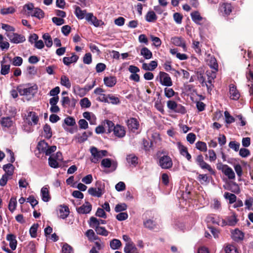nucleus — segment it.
Here are the masks:
<instances>
[{
	"label": "nucleus",
	"mask_w": 253,
	"mask_h": 253,
	"mask_svg": "<svg viewBox=\"0 0 253 253\" xmlns=\"http://www.w3.org/2000/svg\"><path fill=\"white\" fill-rule=\"evenodd\" d=\"M17 91L21 96H34L38 90V86L34 84L30 87H26L25 84H20L17 87Z\"/></svg>",
	"instance_id": "obj_1"
},
{
	"label": "nucleus",
	"mask_w": 253,
	"mask_h": 253,
	"mask_svg": "<svg viewBox=\"0 0 253 253\" xmlns=\"http://www.w3.org/2000/svg\"><path fill=\"white\" fill-rule=\"evenodd\" d=\"M90 152L93 156L92 158H90V161L93 163H97L99 160L103 157L106 156L108 153L107 150H98L96 147L94 146L90 148Z\"/></svg>",
	"instance_id": "obj_2"
},
{
	"label": "nucleus",
	"mask_w": 253,
	"mask_h": 253,
	"mask_svg": "<svg viewBox=\"0 0 253 253\" xmlns=\"http://www.w3.org/2000/svg\"><path fill=\"white\" fill-rule=\"evenodd\" d=\"M158 164L163 169H169L173 165L171 158L168 155L159 157Z\"/></svg>",
	"instance_id": "obj_3"
},
{
	"label": "nucleus",
	"mask_w": 253,
	"mask_h": 253,
	"mask_svg": "<svg viewBox=\"0 0 253 253\" xmlns=\"http://www.w3.org/2000/svg\"><path fill=\"white\" fill-rule=\"evenodd\" d=\"M196 162L202 169H207L212 175L215 174V171L214 170L211 168L210 165L204 161V157L202 154H200L197 156L196 159Z\"/></svg>",
	"instance_id": "obj_4"
},
{
	"label": "nucleus",
	"mask_w": 253,
	"mask_h": 253,
	"mask_svg": "<svg viewBox=\"0 0 253 253\" xmlns=\"http://www.w3.org/2000/svg\"><path fill=\"white\" fill-rule=\"evenodd\" d=\"M158 77L160 83L162 85L166 86H171L173 84L171 79L168 73L160 71Z\"/></svg>",
	"instance_id": "obj_5"
},
{
	"label": "nucleus",
	"mask_w": 253,
	"mask_h": 253,
	"mask_svg": "<svg viewBox=\"0 0 253 253\" xmlns=\"http://www.w3.org/2000/svg\"><path fill=\"white\" fill-rule=\"evenodd\" d=\"M10 42L14 43H22L26 41L25 37L21 34L16 33H6L5 34Z\"/></svg>",
	"instance_id": "obj_6"
},
{
	"label": "nucleus",
	"mask_w": 253,
	"mask_h": 253,
	"mask_svg": "<svg viewBox=\"0 0 253 253\" xmlns=\"http://www.w3.org/2000/svg\"><path fill=\"white\" fill-rule=\"evenodd\" d=\"M233 10V6L230 3L223 2L219 4L218 10L222 15L225 17H228Z\"/></svg>",
	"instance_id": "obj_7"
},
{
	"label": "nucleus",
	"mask_w": 253,
	"mask_h": 253,
	"mask_svg": "<svg viewBox=\"0 0 253 253\" xmlns=\"http://www.w3.org/2000/svg\"><path fill=\"white\" fill-rule=\"evenodd\" d=\"M61 102L62 105L64 108H65L68 106V107L74 109L76 107L77 100L74 98H72L70 99L68 96H63L61 98Z\"/></svg>",
	"instance_id": "obj_8"
},
{
	"label": "nucleus",
	"mask_w": 253,
	"mask_h": 253,
	"mask_svg": "<svg viewBox=\"0 0 253 253\" xmlns=\"http://www.w3.org/2000/svg\"><path fill=\"white\" fill-rule=\"evenodd\" d=\"M101 166L105 168H111V171H113L116 169L118 163L116 161H112L109 158H105L101 161Z\"/></svg>",
	"instance_id": "obj_9"
},
{
	"label": "nucleus",
	"mask_w": 253,
	"mask_h": 253,
	"mask_svg": "<svg viewBox=\"0 0 253 253\" xmlns=\"http://www.w3.org/2000/svg\"><path fill=\"white\" fill-rule=\"evenodd\" d=\"M170 41L174 45L181 47L184 51L186 50L185 41L181 37H172L171 38Z\"/></svg>",
	"instance_id": "obj_10"
},
{
	"label": "nucleus",
	"mask_w": 253,
	"mask_h": 253,
	"mask_svg": "<svg viewBox=\"0 0 253 253\" xmlns=\"http://www.w3.org/2000/svg\"><path fill=\"white\" fill-rule=\"evenodd\" d=\"M92 209L91 204L86 201L81 207L77 208V211L79 214H87L90 212Z\"/></svg>",
	"instance_id": "obj_11"
},
{
	"label": "nucleus",
	"mask_w": 253,
	"mask_h": 253,
	"mask_svg": "<svg viewBox=\"0 0 253 253\" xmlns=\"http://www.w3.org/2000/svg\"><path fill=\"white\" fill-rule=\"evenodd\" d=\"M126 125L128 128L133 132L138 129L139 126V122L134 118H130L128 119L126 121Z\"/></svg>",
	"instance_id": "obj_12"
},
{
	"label": "nucleus",
	"mask_w": 253,
	"mask_h": 253,
	"mask_svg": "<svg viewBox=\"0 0 253 253\" xmlns=\"http://www.w3.org/2000/svg\"><path fill=\"white\" fill-rule=\"evenodd\" d=\"M177 145L180 154L185 157L188 161H191V156L188 153L187 148L182 145L180 142H178Z\"/></svg>",
	"instance_id": "obj_13"
},
{
	"label": "nucleus",
	"mask_w": 253,
	"mask_h": 253,
	"mask_svg": "<svg viewBox=\"0 0 253 253\" xmlns=\"http://www.w3.org/2000/svg\"><path fill=\"white\" fill-rule=\"evenodd\" d=\"M229 94L231 99L237 100L240 98V94L233 84L229 85Z\"/></svg>",
	"instance_id": "obj_14"
},
{
	"label": "nucleus",
	"mask_w": 253,
	"mask_h": 253,
	"mask_svg": "<svg viewBox=\"0 0 253 253\" xmlns=\"http://www.w3.org/2000/svg\"><path fill=\"white\" fill-rule=\"evenodd\" d=\"M113 131L114 134L119 138H122L126 135L124 127L119 125H117L115 127H113Z\"/></svg>",
	"instance_id": "obj_15"
},
{
	"label": "nucleus",
	"mask_w": 253,
	"mask_h": 253,
	"mask_svg": "<svg viewBox=\"0 0 253 253\" xmlns=\"http://www.w3.org/2000/svg\"><path fill=\"white\" fill-rule=\"evenodd\" d=\"M86 20L93 24L95 27H98L100 26V24L102 22L101 20H99L97 18L93 16L92 13H88L86 14L85 16Z\"/></svg>",
	"instance_id": "obj_16"
},
{
	"label": "nucleus",
	"mask_w": 253,
	"mask_h": 253,
	"mask_svg": "<svg viewBox=\"0 0 253 253\" xmlns=\"http://www.w3.org/2000/svg\"><path fill=\"white\" fill-rule=\"evenodd\" d=\"M6 239L9 242V247L12 250H15L17 247V241L16 236L12 234H7Z\"/></svg>",
	"instance_id": "obj_17"
},
{
	"label": "nucleus",
	"mask_w": 253,
	"mask_h": 253,
	"mask_svg": "<svg viewBox=\"0 0 253 253\" xmlns=\"http://www.w3.org/2000/svg\"><path fill=\"white\" fill-rule=\"evenodd\" d=\"M232 237L234 241L239 242L244 239V233L238 229H236L232 233Z\"/></svg>",
	"instance_id": "obj_18"
},
{
	"label": "nucleus",
	"mask_w": 253,
	"mask_h": 253,
	"mask_svg": "<svg viewBox=\"0 0 253 253\" xmlns=\"http://www.w3.org/2000/svg\"><path fill=\"white\" fill-rule=\"evenodd\" d=\"M103 81L104 84L110 87L114 86L117 83V78L115 76L105 77Z\"/></svg>",
	"instance_id": "obj_19"
},
{
	"label": "nucleus",
	"mask_w": 253,
	"mask_h": 253,
	"mask_svg": "<svg viewBox=\"0 0 253 253\" xmlns=\"http://www.w3.org/2000/svg\"><path fill=\"white\" fill-rule=\"evenodd\" d=\"M78 59L79 56L73 53L71 57H64L63 58V62L66 66H70L71 63L76 62Z\"/></svg>",
	"instance_id": "obj_20"
},
{
	"label": "nucleus",
	"mask_w": 253,
	"mask_h": 253,
	"mask_svg": "<svg viewBox=\"0 0 253 253\" xmlns=\"http://www.w3.org/2000/svg\"><path fill=\"white\" fill-rule=\"evenodd\" d=\"M143 224L146 228L150 230H154L157 227V224L156 222L151 219H147L145 220H144Z\"/></svg>",
	"instance_id": "obj_21"
},
{
	"label": "nucleus",
	"mask_w": 253,
	"mask_h": 253,
	"mask_svg": "<svg viewBox=\"0 0 253 253\" xmlns=\"http://www.w3.org/2000/svg\"><path fill=\"white\" fill-rule=\"evenodd\" d=\"M127 162L133 167H136L138 163V158L133 154L127 155L126 157Z\"/></svg>",
	"instance_id": "obj_22"
},
{
	"label": "nucleus",
	"mask_w": 253,
	"mask_h": 253,
	"mask_svg": "<svg viewBox=\"0 0 253 253\" xmlns=\"http://www.w3.org/2000/svg\"><path fill=\"white\" fill-rule=\"evenodd\" d=\"M41 192L42 199L43 201L47 202L51 199L48 189L46 186H44L41 189Z\"/></svg>",
	"instance_id": "obj_23"
},
{
	"label": "nucleus",
	"mask_w": 253,
	"mask_h": 253,
	"mask_svg": "<svg viewBox=\"0 0 253 253\" xmlns=\"http://www.w3.org/2000/svg\"><path fill=\"white\" fill-rule=\"evenodd\" d=\"M59 209L60 217L65 219L69 215L70 211L68 207L66 205H60Z\"/></svg>",
	"instance_id": "obj_24"
},
{
	"label": "nucleus",
	"mask_w": 253,
	"mask_h": 253,
	"mask_svg": "<svg viewBox=\"0 0 253 253\" xmlns=\"http://www.w3.org/2000/svg\"><path fill=\"white\" fill-rule=\"evenodd\" d=\"M106 221L103 219H98L96 218L91 216L90 218V222L89 223L90 227L100 226V224H105Z\"/></svg>",
	"instance_id": "obj_25"
},
{
	"label": "nucleus",
	"mask_w": 253,
	"mask_h": 253,
	"mask_svg": "<svg viewBox=\"0 0 253 253\" xmlns=\"http://www.w3.org/2000/svg\"><path fill=\"white\" fill-rule=\"evenodd\" d=\"M29 14L32 16L35 17L39 19L43 18L44 16V13L43 10L38 7L35 8L32 12H29Z\"/></svg>",
	"instance_id": "obj_26"
},
{
	"label": "nucleus",
	"mask_w": 253,
	"mask_h": 253,
	"mask_svg": "<svg viewBox=\"0 0 253 253\" xmlns=\"http://www.w3.org/2000/svg\"><path fill=\"white\" fill-rule=\"evenodd\" d=\"M124 252L125 253H139L137 249L132 243L126 244Z\"/></svg>",
	"instance_id": "obj_27"
},
{
	"label": "nucleus",
	"mask_w": 253,
	"mask_h": 253,
	"mask_svg": "<svg viewBox=\"0 0 253 253\" xmlns=\"http://www.w3.org/2000/svg\"><path fill=\"white\" fill-rule=\"evenodd\" d=\"M86 10H82L81 8L78 6H76L75 14L79 19H83L86 16Z\"/></svg>",
	"instance_id": "obj_28"
},
{
	"label": "nucleus",
	"mask_w": 253,
	"mask_h": 253,
	"mask_svg": "<svg viewBox=\"0 0 253 253\" xmlns=\"http://www.w3.org/2000/svg\"><path fill=\"white\" fill-rule=\"evenodd\" d=\"M5 58L3 57L2 60L1 61V70L0 74L2 75H6L8 74L10 71V65H5Z\"/></svg>",
	"instance_id": "obj_29"
},
{
	"label": "nucleus",
	"mask_w": 253,
	"mask_h": 253,
	"mask_svg": "<svg viewBox=\"0 0 253 253\" xmlns=\"http://www.w3.org/2000/svg\"><path fill=\"white\" fill-rule=\"evenodd\" d=\"M0 124L3 127H10L12 126L13 121L9 117H3L1 119Z\"/></svg>",
	"instance_id": "obj_30"
},
{
	"label": "nucleus",
	"mask_w": 253,
	"mask_h": 253,
	"mask_svg": "<svg viewBox=\"0 0 253 253\" xmlns=\"http://www.w3.org/2000/svg\"><path fill=\"white\" fill-rule=\"evenodd\" d=\"M237 215L235 212H232L231 216H227L226 218L227 221L228 225L234 226L237 223L238 219L237 218Z\"/></svg>",
	"instance_id": "obj_31"
},
{
	"label": "nucleus",
	"mask_w": 253,
	"mask_h": 253,
	"mask_svg": "<svg viewBox=\"0 0 253 253\" xmlns=\"http://www.w3.org/2000/svg\"><path fill=\"white\" fill-rule=\"evenodd\" d=\"M140 54L142 55L145 59H150L153 56L152 52L146 47L142 48L140 50Z\"/></svg>",
	"instance_id": "obj_32"
},
{
	"label": "nucleus",
	"mask_w": 253,
	"mask_h": 253,
	"mask_svg": "<svg viewBox=\"0 0 253 253\" xmlns=\"http://www.w3.org/2000/svg\"><path fill=\"white\" fill-rule=\"evenodd\" d=\"M191 16L192 20L196 24H200V22L203 20V17L201 16L198 11H195L191 13Z\"/></svg>",
	"instance_id": "obj_33"
},
{
	"label": "nucleus",
	"mask_w": 253,
	"mask_h": 253,
	"mask_svg": "<svg viewBox=\"0 0 253 253\" xmlns=\"http://www.w3.org/2000/svg\"><path fill=\"white\" fill-rule=\"evenodd\" d=\"M145 19L148 22H154L157 20V16L153 11H149L145 16Z\"/></svg>",
	"instance_id": "obj_34"
},
{
	"label": "nucleus",
	"mask_w": 253,
	"mask_h": 253,
	"mask_svg": "<svg viewBox=\"0 0 253 253\" xmlns=\"http://www.w3.org/2000/svg\"><path fill=\"white\" fill-rule=\"evenodd\" d=\"M3 169L5 171L7 176H11L13 174L14 167L11 164H7L3 165Z\"/></svg>",
	"instance_id": "obj_35"
},
{
	"label": "nucleus",
	"mask_w": 253,
	"mask_h": 253,
	"mask_svg": "<svg viewBox=\"0 0 253 253\" xmlns=\"http://www.w3.org/2000/svg\"><path fill=\"white\" fill-rule=\"evenodd\" d=\"M223 173L228 177L229 179H234L235 178V174L233 170L228 166L224 169Z\"/></svg>",
	"instance_id": "obj_36"
},
{
	"label": "nucleus",
	"mask_w": 253,
	"mask_h": 253,
	"mask_svg": "<svg viewBox=\"0 0 253 253\" xmlns=\"http://www.w3.org/2000/svg\"><path fill=\"white\" fill-rule=\"evenodd\" d=\"M92 227L94 228L96 232L98 235H100L104 236H107L108 235L109 232L104 227L93 226Z\"/></svg>",
	"instance_id": "obj_37"
},
{
	"label": "nucleus",
	"mask_w": 253,
	"mask_h": 253,
	"mask_svg": "<svg viewBox=\"0 0 253 253\" xmlns=\"http://www.w3.org/2000/svg\"><path fill=\"white\" fill-rule=\"evenodd\" d=\"M88 137L86 132H84L82 135L78 134L75 136V139L78 143H81L85 141Z\"/></svg>",
	"instance_id": "obj_38"
},
{
	"label": "nucleus",
	"mask_w": 253,
	"mask_h": 253,
	"mask_svg": "<svg viewBox=\"0 0 253 253\" xmlns=\"http://www.w3.org/2000/svg\"><path fill=\"white\" fill-rule=\"evenodd\" d=\"M60 83L62 85L65 86L67 88H70L71 86V84L68 77L63 75L60 79Z\"/></svg>",
	"instance_id": "obj_39"
},
{
	"label": "nucleus",
	"mask_w": 253,
	"mask_h": 253,
	"mask_svg": "<svg viewBox=\"0 0 253 253\" xmlns=\"http://www.w3.org/2000/svg\"><path fill=\"white\" fill-rule=\"evenodd\" d=\"M48 145L44 140L40 141L37 145V148L41 153H44Z\"/></svg>",
	"instance_id": "obj_40"
},
{
	"label": "nucleus",
	"mask_w": 253,
	"mask_h": 253,
	"mask_svg": "<svg viewBox=\"0 0 253 253\" xmlns=\"http://www.w3.org/2000/svg\"><path fill=\"white\" fill-rule=\"evenodd\" d=\"M110 246L113 250H117L122 246V243L120 240L114 239L110 241Z\"/></svg>",
	"instance_id": "obj_41"
},
{
	"label": "nucleus",
	"mask_w": 253,
	"mask_h": 253,
	"mask_svg": "<svg viewBox=\"0 0 253 253\" xmlns=\"http://www.w3.org/2000/svg\"><path fill=\"white\" fill-rule=\"evenodd\" d=\"M42 38L44 40L45 45L47 47H50L52 45V40L48 33L44 34L42 35Z\"/></svg>",
	"instance_id": "obj_42"
},
{
	"label": "nucleus",
	"mask_w": 253,
	"mask_h": 253,
	"mask_svg": "<svg viewBox=\"0 0 253 253\" xmlns=\"http://www.w3.org/2000/svg\"><path fill=\"white\" fill-rule=\"evenodd\" d=\"M44 137L47 139H50L52 136V131L50 126L46 124L43 126Z\"/></svg>",
	"instance_id": "obj_43"
},
{
	"label": "nucleus",
	"mask_w": 253,
	"mask_h": 253,
	"mask_svg": "<svg viewBox=\"0 0 253 253\" xmlns=\"http://www.w3.org/2000/svg\"><path fill=\"white\" fill-rule=\"evenodd\" d=\"M224 197L226 199L229 200V204H233L236 201L237 197L234 194L229 192H225Z\"/></svg>",
	"instance_id": "obj_44"
},
{
	"label": "nucleus",
	"mask_w": 253,
	"mask_h": 253,
	"mask_svg": "<svg viewBox=\"0 0 253 253\" xmlns=\"http://www.w3.org/2000/svg\"><path fill=\"white\" fill-rule=\"evenodd\" d=\"M17 205V201L15 197H11L8 204V209L13 212L15 210Z\"/></svg>",
	"instance_id": "obj_45"
},
{
	"label": "nucleus",
	"mask_w": 253,
	"mask_h": 253,
	"mask_svg": "<svg viewBox=\"0 0 253 253\" xmlns=\"http://www.w3.org/2000/svg\"><path fill=\"white\" fill-rule=\"evenodd\" d=\"M196 148L202 152H206L207 151V146L205 142L199 141L196 143Z\"/></svg>",
	"instance_id": "obj_46"
},
{
	"label": "nucleus",
	"mask_w": 253,
	"mask_h": 253,
	"mask_svg": "<svg viewBox=\"0 0 253 253\" xmlns=\"http://www.w3.org/2000/svg\"><path fill=\"white\" fill-rule=\"evenodd\" d=\"M38 227L39 224L38 223H35L31 227L29 232L32 238H36L37 237V233Z\"/></svg>",
	"instance_id": "obj_47"
},
{
	"label": "nucleus",
	"mask_w": 253,
	"mask_h": 253,
	"mask_svg": "<svg viewBox=\"0 0 253 253\" xmlns=\"http://www.w3.org/2000/svg\"><path fill=\"white\" fill-rule=\"evenodd\" d=\"M164 93L166 97L170 98L175 95V92L171 88L165 87L164 88Z\"/></svg>",
	"instance_id": "obj_48"
},
{
	"label": "nucleus",
	"mask_w": 253,
	"mask_h": 253,
	"mask_svg": "<svg viewBox=\"0 0 253 253\" xmlns=\"http://www.w3.org/2000/svg\"><path fill=\"white\" fill-rule=\"evenodd\" d=\"M80 103L82 108H89L91 105V102L86 97L82 99Z\"/></svg>",
	"instance_id": "obj_49"
},
{
	"label": "nucleus",
	"mask_w": 253,
	"mask_h": 253,
	"mask_svg": "<svg viewBox=\"0 0 253 253\" xmlns=\"http://www.w3.org/2000/svg\"><path fill=\"white\" fill-rule=\"evenodd\" d=\"M15 11L14 8L10 6L7 8H3L0 10V13L2 15H6L8 14H12Z\"/></svg>",
	"instance_id": "obj_50"
},
{
	"label": "nucleus",
	"mask_w": 253,
	"mask_h": 253,
	"mask_svg": "<svg viewBox=\"0 0 253 253\" xmlns=\"http://www.w3.org/2000/svg\"><path fill=\"white\" fill-rule=\"evenodd\" d=\"M127 205L125 203L118 204L116 205L115 208V211L116 212H122L126 211L127 209Z\"/></svg>",
	"instance_id": "obj_51"
},
{
	"label": "nucleus",
	"mask_w": 253,
	"mask_h": 253,
	"mask_svg": "<svg viewBox=\"0 0 253 253\" xmlns=\"http://www.w3.org/2000/svg\"><path fill=\"white\" fill-rule=\"evenodd\" d=\"M155 107L162 114H164L165 110L164 109V106L162 103L161 99L159 100V98H158V100L155 103Z\"/></svg>",
	"instance_id": "obj_52"
},
{
	"label": "nucleus",
	"mask_w": 253,
	"mask_h": 253,
	"mask_svg": "<svg viewBox=\"0 0 253 253\" xmlns=\"http://www.w3.org/2000/svg\"><path fill=\"white\" fill-rule=\"evenodd\" d=\"M228 146L230 148L237 152L239 151L240 144L239 142H236V141H231L229 142Z\"/></svg>",
	"instance_id": "obj_53"
},
{
	"label": "nucleus",
	"mask_w": 253,
	"mask_h": 253,
	"mask_svg": "<svg viewBox=\"0 0 253 253\" xmlns=\"http://www.w3.org/2000/svg\"><path fill=\"white\" fill-rule=\"evenodd\" d=\"M192 47L196 53L198 54H201L202 50L199 42L193 41L192 43Z\"/></svg>",
	"instance_id": "obj_54"
},
{
	"label": "nucleus",
	"mask_w": 253,
	"mask_h": 253,
	"mask_svg": "<svg viewBox=\"0 0 253 253\" xmlns=\"http://www.w3.org/2000/svg\"><path fill=\"white\" fill-rule=\"evenodd\" d=\"M48 164L50 167L53 168H57L59 167V164L56 161V159L52 157H49L48 158Z\"/></svg>",
	"instance_id": "obj_55"
},
{
	"label": "nucleus",
	"mask_w": 253,
	"mask_h": 253,
	"mask_svg": "<svg viewBox=\"0 0 253 253\" xmlns=\"http://www.w3.org/2000/svg\"><path fill=\"white\" fill-rule=\"evenodd\" d=\"M250 155V151L247 148H242L239 150V155L242 158H246Z\"/></svg>",
	"instance_id": "obj_56"
},
{
	"label": "nucleus",
	"mask_w": 253,
	"mask_h": 253,
	"mask_svg": "<svg viewBox=\"0 0 253 253\" xmlns=\"http://www.w3.org/2000/svg\"><path fill=\"white\" fill-rule=\"evenodd\" d=\"M88 193L92 196L101 197L102 196L100 195V192H98L96 188L90 187L88 190Z\"/></svg>",
	"instance_id": "obj_57"
},
{
	"label": "nucleus",
	"mask_w": 253,
	"mask_h": 253,
	"mask_svg": "<svg viewBox=\"0 0 253 253\" xmlns=\"http://www.w3.org/2000/svg\"><path fill=\"white\" fill-rule=\"evenodd\" d=\"M177 106V103L174 100H169L167 101V107L168 108L173 111L175 112V109Z\"/></svg>",
	"instance_id": "obj_58"
},
{
	"label": "nucleus",
	"mask_w": 253,
	"mask_h": 253,
	"mask_svg": "<svg viewBox=\"0 0 253 253\" xmlns=\"http://www.w3.org/2000/svg\"><path fill=\"white\" fill-rule=\"evenodd\" d=\"M224 116L225 117V122L227 124H230L235 122V118L231 116L228 111L224 112Z\"/></svg>",
	"instance_id": "obj_59"
},
{
	"label": "nucleus",
	"mask_w": 253,
	"mask_h": 253,
	"mask_svg": "<svg viewBox=\"0 0 253 253\" xmlns=\"http://www.w3.org/2000/svg\"><path fill=\"white\" fill-rule=\"evenodd\" d=\"M209 65L211 68L215 70L216 71L218 70V65L216 62V60L214 57L211 58Z\"/></svg>",
	"instance_id": "obj_60"
},
{
	"label": "nucleus",
	"mask_w": 253,
	"mask_h": 253,
	"mask_svg": "<svg viewBox=\"0 0 253 253\" xmlns=\"http://www.w3.org/2000/svg\"><path fill=\"white\" fill-rule=\"evenodd\" d=\"M64 123L68 126H73L76 124L75 119L68 116L64 119Z\"/></svg>",
	"instance_id": "obj_61"
},
{
	"label": "nucleus",
	"mask_w": 253,
	"mask_h": 253,
	"mask_svg": "<svg viewBox=\"0 0 253 253\" xmlns=\"http://www.w3.org/2000/svg\"><path fill=\"white\" fill-rule=\"evenodd\" d=\"M151 40L153 42V44L156 47H160L162 44L161 39L153 35L150 36Z\"/></svg>",
	"instance_id": "obj_62"
},
{
	"label": "nucleus",
	"mask_w": 253,
	"mask_h": 253,
	"mask_svg": "<svg viewBox=\"0 0 253 253\" xmlns=\"http://www.w3.org/2000/svg\"><path fill=\"white\" fill-rule=\"evenodd\" d=\"M62 253H73V248L71 246L65 243L62 247Z\"/></svg>",
	"instance_id": "obj_63"
},
{
	"label": "nucleus",
	"mask_w": 253,
	"mask_h": 253,
	"mask_svg": "<svg viewBox=\"0 0 253 253\" xmlns=\"http://www.w3.org/2000/svg\"><path fill=\"white\" fill-rule=\"evenodd\" d=\"M225 252L226 253H237L236 248L231 245H227L225 248Z\"/></svg>",
	"instance_id": "obj_64"
}]
</instances>
